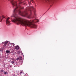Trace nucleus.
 Returning <instances> with one entry per match:
<instances>
[{
  "instance_id": "obj_9",
  "label": "nucleus",
  "mask_w": 76,
  "mask_h": 76,
  "mask_svg": "<svg viewBox=\"0 0 76 76\" xmlns=\"http://www.w3.org/2000/svg\"><path fill=\"white\" fill-rule=\"evenodd\" d=\"M19 58H17L16 59V61H18V60H19Z\"/></svg>"
},
{
  "instance_id": "obj_18",
  "label": "nucleus",
  "mask_w": 76,
  "mask_h": 76,
  "mask_svg": "<svg viewBox=\"0 0 76 76\" xmlns=\"http://www.w3.org/2000/svg\"><path fill=\"white\" fill-rule=\"evenodd\" d=\"M0 51H1V49L0 48Z\"/></svg>"
},
{
  "instance_id": "obj_4",
  "label": "nucleus",
  "mask_w": 76,
  "mask_h": 76,
  "mask_svg": "<svg viewBox=\"0 0 76 76\" xmlns=\"http://www.w3.org/2000/svg\"><path fill=\"white\" fill-rule=\"evenodd\" d=\"M4 16H2L0 18V22H1V21H2V20H3V18H4Z\"/></svg>"
},
{
  "instance_id": "obj_7",
  "label": "nucleus",
  "mask_w": 76,
  "mask_h": 76,
  "mask_svg": "<svg viewBox=\"0 0 76 76\" xmlns=\"http://www.w3.org/2000/svg\"><path fill=\"white\" fill-rule=\"evenodd\" d=\"M19 58L20 59V60H22V57L20 56Z\"/></svg>"
},
{
  "instance_id": "obj_5",
  "label": "nucleus",
  "mask_w": 76,
  "mask_h": 76,
  "mask_svg": "<svg viewBox=\"0 0 76 76\" xmlns=\"http://www.w3.org/2000/svg\"><path fill=\"white\" fill-rule=\"evenodd\" d=\"M5 52L7 54H9V53H11L10 52V50H7Z\"/></svg>"
},
{
  "instance_id": "obj_16",
  "label": "nucleus",
  "mask_w": 76,
  "mask_h": 76,
  "mask_svg": "<svg viewBox=\"0 0 76 76\" xmlns=\"http://www.w3.org/2000/svg\"><path fill=\"white\" fill-rule=\"evenodd\" d=\"M13 76H16V75H15V74H14L13 75Z\"/></svg>"
},
{
  "instance_id": "obj_13",
  "label": "nucleus",
  "mask_w": 76,
  "mask_h": 76,
  "mask_svg": "<svg viewBox=\"0 0 76 76\" xmlns=\"http://www.w3.org/2000/svg\"><path fill=\"white\" fill-rule=\"evenodd\" d=\"M35 16H36L35 14H34V17H33V18H35Z\"/></svg>"
},
{
  "instance_id": "obj_20",
  "label": "nucleus",
  "mask_w": 76,
  "mask_h": 76,
  "mask_svg": "<svg viewBox=\"0 0 76 76\" xmlns=\"http://www.w3.org/2000/svg\"><path fill=\"white\" fill-rule=\"evenodd\" d=\"M18 63H20V62L19 61Z\"/></svg>"
},
{
  "instance_id": "obj_19",
  "label": "nucleus",
  "mask_w": 76,
  "mask_h": 76,
  "mask_svg": "<svg viewBox=\"0 0 76 76\" xmlns=\"http://www.w3.org/2000/svg\"><path fill=\"white\" fill-rule=\"evenodd\" d=\"M21 63H23V61H21Z\"/></svg>"
},
{
  "instance_id": "obj_17",
  "label": "nucleus",
  "mask_w": 76,
  "mask_h": 76,
  "mask_svg": "<svg viewBox=\"0 0 76 76\" xmlns=\"http://www.w3.org/2000/svg\"><path fill=\"white\" fill-rule=\"evenodd\" d=\"M18 54H20V52H18Z\"/></svg>"
},
{
  "instance_id": "obj_6",
  "label": "nucleus",
  "mask_w": 76,
  "mask_h": 76,
  "mask_svg": "<svg viewBox=\"0 0 76 76\" xmlns=\"http://www.w3.org/2000/svg\"><path fill=\"white\" fill-rule=\"evenodd\" d=\"M15 48L16 50H18L19 49V46L18 45H17L15 47Z\"/></svg>"
},
{
  "instance_id": "obj_8",
  "label": "nucleus",
  "mask_w": 76,
  "mask_h": 76,
  "mask_svg": "<svg viewBox=\"0 0 76 76\" xmlns=\"http://www.w3.org/2000/svg\"><path fill=\"white\" fill-rule=\"evenodd\" d=\"M14 64L15 66H16V65H17V64H18V63H17V62H15V64Z\"/></svg>"
},
{
  "instance_id": "obj_3",
  "label": "nucleus",
  "mask_w": 76,
  "mask_h": 76,
  "mask_svg": "<svg viewBox=\"0 0 76 76\" xmlns=\"http://www.w3.org/2000/svg\"><path fill=\"white\" fill-rule=\"evenodd\" d=\"M10 45H11V47H12V48H13V47H15V45L14 43H10V44H7V47H9V46H10Z\"/></svg>"
},
{
  "instance_id": "obj_1",
  "label": "nucleus",
  "mask_w": 76,
  "mask_h": 76,
  "mask_svg": "<svg viewBox=\"0 0 76 76\" xmlns=\"http://www.w3.org/2000/svg\"><path fill=\"white\" fill-rule=\"evenodd\" d=\"M10 3H11L13 7L15 6V8L13 11L12 15L11 16L10 18H8L6 19V23L7 25L9 26L10 25V19H11L12 22L17 23V25L21 24L24 26H28L31 28H37V26L33 23L34 22H38L39 20L37 19L33 20V21H29L23 19L21 18H19L17 17V14H19L22 16H26L29 19H31V15H28V13L30 12L31 13V10L29 9H26L24 12H22L20 10V9H22L21 7L18 6L16 4V2L11 0L10 1Z\"/></svg>"
},
{
  "instance_id": "obj_15",
  "label": "nucleus",
  "mask_w": 76,
  "mask_h": 76,
  "mask_svg": "<svg viewBox=\"0 0 76 76\" xmlns=\"http://www.w3.org/2000/svg\"><path fill=\"white\" fill-rule=\"evenodd\" d=\"M13 53V54H15V52H12Z\"/></svg>"
},
{
  "instance_id": "obj_11",
  "label": "nucleus",
  "mask_w": 76,
  "mask_h": 76,
  "mask_svg": "<svg viewBox=\"0 0 76 76\" xmlns=\"http://www.w3.org/2000/svg\"><path fill=\"white\" fill-rule=\"evenodd\" d=\"M7 74V72H4V75H6V74Z\"/></svg>"
},
{
  "instance_id": "obj_21",
  "label": "nucleus",
  "mask_w": 76,
  "mask_h": 76,
  "mask_svg": "<svg viewBox=\"0 0 76 76\" xmlns=\"http://www.w3.org/2000/svg\"><path fill=\"white\" fill-rule=\"evenodd\" d=\"M9 67H11V66L10 65V66Z\"/></svg>"
},
{
  "instance_id": "obj_10",
  "label": "nucleus",
  "mask_w": 76,
  "mask_h": 76,
  "mask_svg": "<svg viewBox=\"0 0 76 76\" xmlns=\"http://www.w3.org/2000/svg\"><path fill=\"white\" fill-rule=\"evenodd\" d=\"M4 72V70H0V72H1V73H3Z\"/></svg>"
},
{
  "instance_id": "obj_2",
  "label": "nucleus",
  "mask_w": 76,
  "mask_h": 76,
  "mask_svg": "<svg viewBox=\"0 0 76 76\" xmlns=\"http://www.w3.org/2000/svg\"><path fill=\"white\" fill-rule=\"evenodd\" d=\"M2 43L4 47H6V44H10V42L8 41H6L4 42H2Z\"/></svg>"
},
{
  "instance_id": "obj_12",
  "label": "nucleus",
  "mask_w": 76,
  "mask_h": 76,
  "mask_svg": "<svg viewBox=\"0 0 76 76\" xmlns=\"http://www.w3.org/2000/svg\"><path fill=\"white\" fill-rule=\"evenodd\" d=\"M11 63H12V64H14V61H11Z\"/></svg>"
},
{
  "instance_id": "obj_14",
  "label": "nucleus",
  "mask_w": 76,
  "mask_h": 76,
  "mask_svg": "<svg viewBox=\"0 0 76 76\" xmlns=\"http://www.w3.org/2000/svg\"><path fill=\"white\" fill-rule=\"evenodd\" d=\"M20 73V74H21V73H23V72L22 71H21Z\"/></svg>"
}]
</instances>
